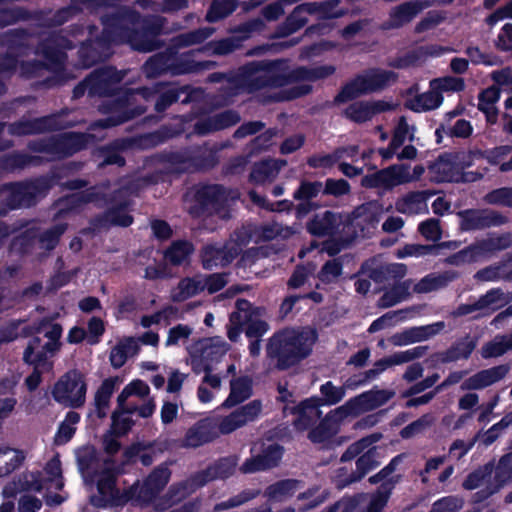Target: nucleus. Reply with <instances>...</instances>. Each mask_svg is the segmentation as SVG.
Here are the masks:
<instances>
[{
  "mask_svg": "<svg viewBox=\"0 0 512 512\" xmlns=\"http://www.w3.org/2000/svg\"><path fill=\"white\" fill-rule=\"evenodd\" d=\"M136 96H139L147 104L153 103L154 110L161 114L177 102L182 105L202 102L205 91L201 87L162 81L155 82L151 86L127 89L108 105L111 115L100 119L98 125L104 129L112 128L145 114L147 105L137 104Z\"/></svg>",
  "mask_w": 512,
  "mask_h": 512,
  "instance_id": "obj_1",
  "label": "nucleus"
},
{
  "mask_svg": "<svg viewBox=\"0 0 512 512\" xmlns=\"http://www.w3.org/2000/svg\"><path fill=\"white\" fill-rule=\"evenodd\" d=\"M61 178L58 172H51L30 180L9 182L0 186V216L10 211L35 206L39 199L57 186Z\"/></svg>",
  "mask_w": 512,
  "mask_h": 512,
  "instance_id": "obj_2",
  "label": "nucleus"
},
{
  "mask_svg": "<svg viewBox=\"0 0 512 512\" xmlns=\"http://www.w3.org/2000/svg\"><path fill=\"white\" fill-rule=\"evenodd\" d=\"M312 352V343L303 333L293 328L275 332L266 344V357L274 361L278 371H286L306 359Z\"/></svg>",
  "mask_w": 512,
  "mask_h": 512,
  "instance_id": "obj_3",
  "label": "nucleus"
},
{
  "mask_svg": "<svg viewBox=\"0 0 512 512\" xmlns=\"http://www.w3.org/2000/svg\"><path fill=\"white\" fill-rule=\"evenodd\" d=\"M167 130H157L137 137L117 138L113 141L101 145L93 152V157L97 163L98 169L115 165L124 167L126 159L123 152L132 148L149 149L156 147L169 139Z\"/></svg>",
  "mask_w": 512,
  "mask_h": 512,
  "instance_id": "obj_4",
  "label": "nucleus"
},
{
  "mask_svg": "<svg viewBox=\"0 0 512 512\" xmlns=\"http://www.w3.org/2000/svg\"><path fill=\"white\" fill-rule=\"evenodd\" d=\"M133 200L125 188H118L109 193L102 191L97 208H106L104 212L90 220L93 229H108L110 227L127 228L134 222L130 214Z\"/></svg>",
  "mask_w": 512,
  "mask_h": 512,
  "instance_id": "obj_5",
  "label": "nucleus"
},
{
  "mask_svg": "<svg viewBox=\"0 0 512 512\" xmlns=\"http://www.w3.org/2000/svg\"><path fill=\"white\" fill-rule=\"evenodd\" d=\"M284 67V60L252 61L239 68L238 84L249 93L264 88H278L285 86L279 71Z\"/></svg>",
  "mask_w": 512,
  "mask_h": 512,
  "instance_id": "obj_6",
  "label": "nucleus"
},
{
  "mask_svg": "<svg viewBox=\"0 0 512 512\" xmlns=\"http://www.w3.org/2000/svg\"><path fill=\"white\" fill-rule=\"evenodd\" d=\"M232 190L222 184H202L194 193V204L190 213L196 217L216 215L221 219L230 218V200Z\"/></svg>",
  "mask_w": 512,
  "mask_h": 512,
  "instance_id": "obj_7",
  "label": "nucleus"
},
{
  "mask_svg": "<svg viewBox=\"0 0 512 512\" xmlns=\"http://www.w3.org/2000/svg\"><path fill=\"white\" fill-rule=\"evenodd\" d=\"M87 383L85 375L78 369L65 372L54 384L53 399L64 407L78 409L86 402Z\"/></svg>",
  "mask_w": 512,
  "mask_h": 512,
  "instance_id": "obj_8",
  "label": "nucleus"
},
{
  "mask_svg": "<svg viewBox=\"0 0 512 512\" xmlns=\"http://www.w3.org/2000/svg\"><path fill=\"white\" fill-rule=\"evenodd\" d=\"M407 457L406 453H400L393 457L378 473L369 477L370 484L381 483L372 495L368 504V512H382L387 505L395 486L402 480L401 474H394L398 466Z\"/></svg>",
  "mask_w": 512,
  "mask_h": 512,
  "instance_id": "obj_9",
  "label": "nucleus"
},
{
  "mask_svg": "<svg viewBox=\"0 0 512 512\" xmlns=\"http://www.w3.org/2000/svg\"><path fill=\"white\" fill-rule=\"evenodd\" d=\"M120 468L112 458L104 459V468L99 472L96 483L99 495L90 497V503L97 508L122 506V493L117 488Z\"/></svg>",
  "mask_w": 512,
  "mask_h": 512,
  "instance_id": "obj_10",
  "label": "nucleus"
},
{
  "mask_svg": "<svg viewBox=\"0 0 512 512\" xmlns=\"http://www.w3.org/2000/svg\"><path fill=\"white\" fill-rule=\"evenodd\" d=\"M139 12L122 7L115 12L105 14L101 17L103 29L99 33L106 40L113 44H124L125 38L132 29V25L139 21Z\"/></svg>",
  "mask_w": 512,
  "mask_h": 512,
  "instance_id": "obj_11",
  "label": "nucleus"
},
{
  "mask_svg": "<svg viewBox=\"0 0 512 512\" xmlns=\"http://www.w3.org/2000/svg\"><path fill=\"white\" fill-rule=\"evenodd\" d=\"M359 210L360 208L355 210L354 213H357L355 218L345 217L340 237L327 242L325 250L329 256H336L343 248L350 246L359 236H364V222L372 228H375L378 224L379 218L376 214L370 213L362 216L358 213Z\"/></svg>",
  "mask_w": 512,
  "mask_h": 512,
  "instance_id": "obj_12",
  "label": "nucleus"
},
{
  "mask_svg": "<svg viewBox=\"0 0 512 512\" xmlns=\"http://www.w3.org/2000/svg\"><path fill=\"white\" fill-rule=\"evenodd\" d=\"M87 29L89 36L78 50V63L86 69L106 61L112 54V44L98 33V28L89 25Z\"/></svg>",
  "mask_w": 512,
  "mask_h": 512,
  "instance_id": "obj_13",
  "label": "nucleus"
},
{
  "mask_svg": "<svg viewBox=\"0 0 512 512\" xmlns=\"http://www.w3.org/2000/svg\"><path fill=\"white\" fill-rule=\"evenodd\" d=\"M415 175L416 167L411 174L409 166L394 164L378 170L375 173L365 175L361 179V186L367 189L383 188L385 190H391L398 185L412 181Z\"/></svg>",
  "mask_w": 512,
  "mask_h": 512,
  "instance_id": "obj_14",
  "label": "nucleus"
},
{
  "mask_svg": "<svg viewBox=\"0 0 512 512\" xmlns=\"http://www.w3.org/2000/svg\"><path fill=\"white\" fill-rule=\"evenodd\" d=\"M62 117L58 113L36 117L32 119H20L8 125V133L11 136L38 135L46 132H54L64 129Z\"/></svg>",
  "mask_w": 512,
  "mask_h": 512,
  "instance_id": "obj_15",
  "label": "nucleus"
},
{
  "mask_svg": "<svg viewBox=\"0 0 512 512\" xmlns=\"http://www.w3.org/2000/svg\"><path fill=\"white\" fill-rule=\"evenodd\" d=\"M381 448L377 446L368 447L355 462L356 469L347 472L345 467L339 468L337 472V485L340 488L347 487L353 483L362 480L370 471L377 468L380 464Z\"/></svg>",
  "mask_w": 512,
  "mask_h": 512,
  "instance_id": "obj_16",
  "label": "nucleus"
},
{
  "mask_svg": "<svg viewBox=\"0 0 512 512\" xmlns=\"http://www.w3.org/2000/svg\"><path fill=\"white\" fill-rule=\"evenodd\" d=\"M348 416H353L346 402L329 411L315 427L308 432V439L314 444H322L333 438L339 431L341 422Z\"/></svg>",
  "mask_w": 512,
  "mask_h": 512,
  "instance_id": "obj_17",
  "label": "nucleus"
},
{
  "mask_svg": "<svg viewBox=\"0 0 512 512\" xmlns=\"http://www.w3.org/2000/svg\"><path fill=\"white\" fill-rule=\"evenodd\" d=\"M462 230H481L499 227L508 222V217L492 209H468L458 213Z\"/></svg>",
  "mask_w": 512,
  "mask_h": 512,
  "instance_id": "obj_18",
  "label": "nucleus"
},
{
  "mask_svg": "<svg viewBox=\"0 0 512 512\" xmlns=\"http://www.w3.org/2000/svg\"><path fill=\"white\" fill-rule=\"evenodd\" d=\"M175 44L170 46V65L172 75H183L188 73L209 70L215 66L213 61L196 60V56L203 53L201 47L179 53Z\"/></svg>",
  "mask_w": 512,
  "mask_h": 512,
  "instance_id": "obj_19",
  "label": "nucleus"
},
{
  "mask_svg": "<svg viewBox=\"0 0 512 512\" xmlns=\"http://www.w3.org/2000/svg\"><path fill=\"white\" fill-rule=\"evenodd\" d=\"M345 218L337 212L326 210L323 213H316L306 224L307 232L314 237H333L341 233Z\"/></svg>",
  "mask_w": 512,
  "mask_h": 512,
  "instance_id": "obj_20",
  "label": "nucleus"
},
{
  "mask_svg": "<svg viewBox=\"0 0 512 512\" xmlns=\"http://www.w3.org/2000/svg\"><path fill=\"white\" fill-rule=\"evenodd\" d=\"M236 465L237 462L232 457L219 458L205 469L192 474L190 481L194 486L200 488L217 479L225 480L234 474Z\"/></svg>",
  "mask_w": 512,
  "mask_h": 512,
  "instance_id": "obj_21",
  "label": "nucleus"
},
{
  "mask_svg": "<svg viewBox=\"0 0 512 512\" xmlns=\"http://www.w3.org/2000/svg\"><path fill=\"white\" fill-rule=\"evenodd\" d=\"M235 308L241 313L244 333L248 339L261 338L269 330V324L259 318L260 308L253 306L249 300L237 299Z\"/></svg>",
  "mask_w": 512,
  "mask_h": 512,
  "instance_id": "obj_22",
  "label": "nucleus"
},
{
  "mask_svg": "<svg viewBox=\"0 0 512 512\" xmlns=\"http://www.w3.org/2000/svg\"><path fill=\"white\" fill-rule=\"evenodd\" d=\"M283 447L279 444H270L258 455L247 458L240 466L244 474L266 471L277 467L283 456Z\"/></svg>",
  "mask_w": 512,
  "mask_h": 512,
  "instance_id": "obj_23",
  "label": "nucleus"
},
{
  "mask_svg": "<svg viewBox=\"0 0 512 512\" xmlns=\"http://www.w3.org/2000/svg\"><path fill=\"white\" fill-rule=\"evenodd\" d=\"M93 136L84 132H63L55 135L56 160L66 159L86 149Z\"/></svg>",
  "mask_w": 512,
  "mask_h": 512,
  "instance_id": "obj_24",
  "label": "nucleus"
},
{
  "mask_svg": "<svg viewBox=\"0 0 512 512\" xmlns=\"http://www.w3.org/2000/svg\"><path fill=\"white\" fill-rule=\"evenodd\" d=\"M493 484V462H489L470 473L463 482V487L466 490L479 489L476 500L483 501L497 493L491 490Z\"/></svg>",
  "mask_w": 512,
  "mask_h": 512,
  "instance_id": "obj_25",
  "label": "nucleus"
},
{
  "mask_svg": "<svg viewBox=\"0 0 512 512\" xmlns=\"http://www.w3.org/2000/svg\"><path fill=\"white\" fill-rule=\"evenodd\" d=\"M391 396L392 393L387 390H370L350 398L346 404L353 416H357L362 412L371 411L384 405Z\"/></svg>",
  "mask_w": 512,
  "mask_h": 512,
  "instance_id": "obj_26",
  "label": "nucleus"
},
{
  "mask_svg": "<svg viewBox=\"0 0 512 512\" xmlns=\"http://www.w3.org/2000/svg\"><path fill=\"white\" fill-rule=\"evenodd\" d=\"M109 0H71L67 6L57 9L50 19L53 26H62L73 17L82 13L84 9L96 11L102 7L108 6Z\"/></svg>",
  "mask_w": 512,
  "mask_h": 512,
  "instance_id": "obj_27",
  "label": "nucleus"
},
{
  "mask_svg": "<svg viewBox=\"0 0 512 512\" xmlns=\"http://www.w3.org/2000/svg\"><path fill=\"white\" fill-rule=\"evenodd\" d=\"M317 401L318 400L309 397L290 408V413L297 415L296 419L293 421L296 430H308L322 417V411Z\"/></svg>",
  "mask_w": 512,
  "mask_h": 512,
  "instance_id": "obj_28",
  "label": "nucleus"
},
{
  "mask_svg": "<svg viewBox=\"0 0 512 512\" xmlns=\"http://www.w3.org/2000/svg\"><path fill=\"white\" fill-rule=\"evenodd\" d=\"M285 68V66L283 67ZM336 71L333 65H320L316 67L297 66L294 69L284 72V69L279 71L280 77L284 78L285 86L300 81L315 82L317 80L325 79L333 75Z\"/></svg>",
  "mask_w": 512,
  "mask_h": 512,
  "instance_id": "obj_29",
  "label": "nucleus"
},
{
  "mask_svg": "<svg viewBox=\"0 0 512 512\" xmlns=\"http://www.w3.org/2000/svg\"><path fill=\"white\" fill-rule=\"evenodd\" d=\"M510 371L509 365L503 364L479 371L465 379L461 390H481L502 380Z\"/></svg>",
  "mask_w": 512,
  "mask_h": 512,
  "instance_id": "obj_30",
  "label": "nucleus"
},
{
  "mask_svg": "<svg viewBox=\"0 0 512 512\" xmlns=\"http://www.w3.org/2000/svg\"><path fill=\"white\" fill-rule=\"evenodd\" d=\"M237 255L238 252L234 248L218 247L214 244L205 245L200 252L201 264L205 270L226 267L233 262Z\"/></svg>",
  "mask_w": 512,
  "mask_h": 512,
  "instance_id": "obj_31",
  "label": "nucleus"
},
{
  "mask_svg": "<svg viewBox=\"0 0 512 512\" xmlns=\"http://www.w3.org/2000/svg\"><path fill=\"white\" fill-rule=\"evenodd\" d=\"M190 173L208 171L219 162L217 150L207 144L187 146Z\"/></svg>",
  "mask_w": 512,
  "mask_h": 512,
  "instance_id": "obj_32",
  "label": "nucleus"
},
{
  "mask_svg": "<svg viewBox=\"0 0 512 512\" xmlns=\"http://www.w3.org/2000/svg\"><path fill=\"white\" fill-rule=\"evenodd\" d=\"M459 157L445 155L429 165V174L436 182H459Z\"/></svg>",
  "mask_w": 512,
  "mask_h": 512,
  "instance_id": "obj_33",
  "label": "nucleus"
},
{
  "mask_svg": "<svg viewBox=\"0 0 512 512\" xmlns=\"http://www.w3.org/2000/svg\"><path fill=\"white\" fill-rule=\"evenodd\" d=\"M390 105L382 100L373 102H354L344 110V116L352 122L361 124L372 119L376 114L388 111Z\"/></svg>",
  "mask_w": 512,
  "mask_h": 512,
  "instance_id": "obj_34",
  "label": "nucleus"
},
{
  "mask_svg": "<svg viewBox=\"0 0 512 512\" xmlns=\"http://www.w3.org/2000/svg\"><path fill=\"white\" fill-rule=\"evenodd\" d=\"M27 221V226L22 228L20 230L21 232L18 235H15L9 244L10 252L19 257L32 255L35 252L36 246L38 244L37 239L39 236V227H29L31 221Z\"/></svg>",
  "mask_w": 512,
  "mask_h": 512,
  "instance_id": "obj_35",
  "label": "nucleus"
},
{
  "mask_svg": "<svg viewBox=\"0 0 512 512\" xmlns=\"http://www.w3.org/2000/svg\"><path fill=\"white\" fill-rule=\"evenodd\" d=\"M41 338L32 337L23 352V362L27 365H45L47 353H55L60 349V342L48 341L41 346Z\"/></svg>",
  "mask_w": 512,
  "mask_h": 512,
  "instance_id": "obj_36",
  "label": "nucleus"
},
{
  "mask_svg": "<svg viewBox=\"0 0 512 512\" xmlns=\"http://www.w3.org/2000/svg\"><path fill=\"white\" fill-rule=\"evenodd\" d=\"M154 159L160 164L167 165L170 173L178 175L190 173L187 146L176 150L165 149L155 154Z\"/></svg>",
  "mask_w": 512,
  "mask_h": 512,
  "instance_id": "obj_37",
  "label": "nucleus"
},
{
  "mask_svg": "<svg viewBox=\"0 0 512 512\" xmlns=\"http://www.w3.org/2000/svg\"><path fill=\"white\" fill-rule=\"evenodd\" d=\"M308 15L310 14L306 2L297 5L285 20L276 27L272 37L275 39L285 38L297 32L308 23Z\"/></svg>",
  "mask_w": 512,
  "mask_h": 512,
  "instance_id": "obj_38",
  "label": "nucleus"
},
{
  "mask_svg": "<svg viewBox=\"0 0 512 512\" xmlns=\"http://www.w3.org/2000/svg\"><path fill=\"white\" fill-rule=\"evenodd\" d=\"M398 74L394 71L371 68L361 74V80L367 94L379 92L396 82Z\"/></svg>",
  "mask_w": 512,
  "mask_h": 512,
  "instance_id": "obj_39",
  "label": "nucleus"
},
{
  "mask_svg": "<svg viewBox=\"0 0 512 512\" xmlns=\"http://www.w3.org/2000/svg\"><path fill=\"white\" fill-rule=\"evenodd\" d=\"M32 33L27 28H12L0 33V47L7 48V52L20 55L29 48V38Z\"/></svg>",
  "mask_w": 512,
  "mask_h": 512,
  "instance_id": "obj_40",
  "label": "nucleus"
},
{
  "mask_svg": "<svg viewBox=\"0 0 512 512\" xmlns=\"http://www.w3.org/2000/svg\"><path fill=\"white\" fill-rule=\"evenodd\" d=\"M102 196V191L96 186L89 187L85 190L72 193L59 199V204L62 211H77L82 206L94 203L97 206L99 199Z\"/></svg>",
  "mask_w": 512,
  "mask_h": 512,
  "instance_id": "obj_41",
  "label": "nucleus"
},
{
  "mask_svg": "<svg viewBox=\"0 0 512 512\" xmlns=\"http://www.w3.org/2000/svg\"><path fill=\"white\" fill-rule=\"evenodd\" d=\"M283 164H285L284 160H276L272 158L255 162L252 165L251 172L249 174L250 182L259 185L273 181L279 174Z\"/></svg>",
  "mask_w": 512,
  "mask_h": 512,
  "instance_id": "obj_42",
  "label": "nucleus"
},
{
  "mask_svg": "<svg viewBox=\"0 0 512 512\" xmlns=\"http://www.w3.org/2000/svg\"><path fill=\"white\" fill-rule=\"evenodd\" d=\"M252 394V381L248 376H240L230 381V393L222 403L224 408H232L247 400Z\"/></svg>",
  "mask_w": 512,
  "mask_h": 512,
  "instance_id": "obj_43",
  "label": "nucleus"
},
{
  "mask_svg": "<svg viewBox=\"0 0 512 512\" xmlns=\"http://www.w3.org/2000/svg\"><path fill=\"white\" fill-rule=\"evenodd\" d=\"M89 78L91 81V97L99 96V97H107L114 96L113 99L109 100L105 103L104 108L105 112L109 117L111 114L108 111V105L119 96H121L127 89L121 91V93H117L113 86L110 84L109 80L105 77V73H101L99 69L94 70L89 74Z\"/></svg>",
  "mask_w": 512,
  "mask_h": 512,
  "instance_id": "obj_44",
  "label": "nucleus"
},
{
  "mask_svg": "<svg viewBox=\"0 0 512 512\" xmlns=\"http://www.w3.org/2000/svg\"><path fill=\"white\" fill-rule=\"evenodd\" d=\"M117 381L118 377L104 379L95 393L94 405L99 419H104L107 416V409L110 406V400L116 389Z\"/></svg>",
  "mask_w": 512,
  "mask_h": 512,
  "instance_id": "obj_45",
  "label": "nucleus"
},
{
  "mask_svg": "<svg viewBox=\"0 0 512 512\" xmlns=\"http://www.w3.org/2000/svg\"><path fill=\"white\" fill-rule=\"evenodd\" d=\"M203 292L202 274L182 278L172 293L174 302H184Z\"/></svg>",
  "mask_w": 512,
  "mask_h": 512,
  "instance_id": "obj_46",
  "label": "nucleus"
},
{
  "mask_svg": "<svg viewBox=\"0 0 512 512\" xmlns=\"http://www.w3.org/2000/svg\"><path fill=\"white\" fill-rule=\"evenodd\" d=\"M214 436L207 423L199 421L191 426L185 433L182 446L186 448H198L213 440Z\"/></svg>",
  "mask_w": 512,
  "mask_h": 512,
  "instance_id": "obj_47",
  "label": "nucleus"
},
{
  "mask_svg": "<svg viewBox=\"0 0 512 512\" xmlns=\"http://www.w3.org/2000/svg\"><path fill=\"white\" fill-rule=\"evenodd\" d=\"M512 302V293L504 292L501 288H491L477 300L481 311L494 312Z\"/></svg>",
  "mask_w": 512,
  "mask_h": 512,
  "instance_id": "obj_48",
  "label": "nucleus"
},
{
  "mask_svg": "<svg viewBox=\"0 0 512 512\" xmlns=\"http://www.w3.org/2000/svg\"><path fill=\"white\" fill-rule=\"evenodd\" d=\"M341 0H325L321 2H306L308 13L318 15L320 19L330 20L343 17L347 10L339 8Z\"/></svg>",
  "mask_w": 512,
  "mask_h": 512,
  "instance_id": "obj_49",
  "label": "nucleus"
},
{
  "mask_svg": "<svg viewBox=\"0 0 512 512\" xmlns=\"http://www.w3.org/2000/svg\"><path fill=\"white\" fill-rule=\"evenodd\" d=\"M143 72L148 78H156L162 74H171L170 46L164 51L152 55L143 65Z\"/></svg>",
  "mask_w": 512,
  "mask_h": 512,
  "instance_id": "obj_50",
  "label": "nucleus"
},
{
  "mask_svg": "<svg viewBox=\"0 0 512 512\" xmlns=\"http://www.w3.org/2000/svg\"><path fill=\"white\" fill-rule=\"evenodd\" d=\"M416 17V0L402 3L391 9L385 28H400Z\"/></svg>",
  "mask_w": 512,
  "mask_h": 512,
  "instance_id": "obj_51",
  "label": "nucleus"
},
{
  "mask_svg": "<svg viewBox=\"0 0 512 512\" xmlns=\"http://www.w3.org/2000/svg\"><path fill=\"white\" fill-rule=\"evenodd\" d=\"M124 43L129 44L133 50L138 52H152L162 46L161 40L150 38L140 28H132Z\"/></svg>",
  "mask_w": 512,
  "mask_h": 512,
  "instance_id": "obj_52",
  "label": "nucleus"
},
{
  "mask_svg": "<svg viewBox=\"0 0 512 512\" xmlns=\"http://www.w3.org/2000/svg\"><path fill=\"white\" fill-rule=\"evenodd\" d=\"M492 492H499L512 482V452L503 455L496 465L493 464Z\"/></svg>",
  "mask_w": 512,
  "mask_h": 512,
  "instance_id": "obj_53",
  "label": "nucleus"
},
{
  "mask_svg": "<svg viewBox=\"0 0 512 512\" xmlns=\"http://www.w3.org/2000/svg\"><path fill=\"white\" fill-rule=\"evenodd\" d=\"M196 352L199 353L212 366L221 361L226 354L224 342H215L213 338H204L196 343Z\"/></svg>",
  "mask_w": 512,
  "mask_h": 512,
  "instance_id": "obj_54",
  "label": "nucleus"
},
{
  "mask_svg": "<svg viewBox=\"0 0 512 512\" xmlns=\"http://www.w3.org/2000/svg\"><path fill=\"white\" fill-rule=\"evenodd\" d=\"M39 48L46 61L47 68L54 72H60L64 70L67 61V53L60 50L48 40L44 39L40 42Z\"/></svg>",
  "mask_w": 512,
  "mask_h": 512,
  "instance_id": "obj_55",
  "label": "nucleus"
},
{
  "mask_svg": "<svg viewBox=\"0 0 512 512\" xmlns=\"http://www.w3.org/2000/svg\"><path fill=\"white\" fill-rule=\"evenodd\" d=\"M194 246L187 240H176L165 250L164 258L173 266H180L188 261Z\"/></svg>",
  "mask_w": 512,
  "mask_h": 512,
  "instance_id": "obj_56",
  "label": "nucleus"
},
{
  "mask_svg": "<svg viewBox=\"0 0 512 512\" xmlns=\"http://www.w3.org/2000/svg\"><path fill=\"white\" fill-rule=\"evenodd\" d=\"M511 153V145H501L481 152L480 156L491 165H499L501 172H508L512 170V157L508 161H505V159Z\"/></svg>",
  "mask_w": 512,
  "mask_h": 512,
  "instance_id": "obj_57",
  "label": "nucleus"
},
{
  "mask_svg": "<svg viewBox=\"0 0 512 512\" xmlns=\"http://www.w3.org/2000/svg\"><path fill=\"white\" fill-rule=\"evenodd\" d=\"M500 98V90L496 86H491L479 95L478 109L486 115L489 123H495L497 120L496 102Z\"/></svg>",
  "mask_w": 512,
  "mask_h": 512,
  "instance_id": "obj_58",
  "label": "nucleus"
},
{
  "mask_svg": "<svg viewBox=\"0 0 512 512\" xmlns=\"http://www.w3.org/2000/svg\"><path fill=\"white\" fill-rule=\"evenodd\" d=\"M39 160L38 156H32L23 152H13L0 158V169L13 172L30 165H36L39 163Z\"/></svg>",
  "mask_w": 512,
  "mask_h": 512,
  "instance_id": "obj_59",
  "label": "nucleus"
},
{
  "mask_svg": "<svg viewBox=\"0 0 512 512\" xmlns=\"http://www.w3.org/2000/svg\"><path fill=\"white\" fill-rule=\"evenodd\" d=\"M362 95H367L361 80V74L345 83L334 97V104L339 105L352 101Z\"/></svg>",
  "mask_w": 512,
  "mask_h": 512,
  "instance_id": "obj_60",
  "label": "nucleus"
},
{
  "mask_svg": "<svg viewBox=\"0 0 512 512\" xmlns=\"http://www.w3.org/2000/svg\"><path fill=\"white\" fill-rule=\"evenodd\" d=\"M159 493L145 480L142 486L132 485L122 492V506L129 501L148 503Z\"/></svg>",
  "mask_w": 512,
  "mask_h": 512,
  "instance_id": "obj_61",
  "label": "nucleus"
},
{
  "mask_svg": "<svg viewBox=\"0 0 512 512\" xmlns=\"http://www.w3.org/2000/svg\"><path fill=\"white\" fill-rule=\"evenodd\" d=\"M321 396H311L318 400L319 406L336 405L343 400L346 394L344 386H335L332 381H327L320 386Z\"/></svg>",
  "mask_w": 512,
  "mask_h": 512,
  "instance_id": "obj_62",
  "label": "nucleus"
},
{
  "mask_svg": "<svg viewBox=\"0 0 512 512\" xmlns=\"http://www.w3.org/2000/svg\"><path fill=\"white\" fill-rule=\"evenodd\" d=\"M237 0H213L206 13V21L216 23L231 15L237 9Z\"/></svg>",
  "mask_w": 512,
  "mask_h": 512,
  "instance_id": "obj_63",
  "label": "nucleus"
},
{
  "mask_svg": "<svg viewBox=\"0 0 512 512\" xmlns=\"http://www.w3.org/2000/svg\"><path fill=\"white\" fill-rule=\"evenodd\" d=\"M509 350H512V333L495 336L482 347L481 355L486 359L499 357Z\"/></svg>",
  "mask_w": 512,
  "mask_h": 512,
  "instance_id": "obj_64",
  "label": "nucleus"
}]
</instances>
